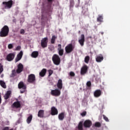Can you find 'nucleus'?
<instances>
[{"label": "nucleus", "mask_w": 130, "mask_h": 130, "mask_svg": "<svg viewBox=\"0 0 130 130\" xmlns=\"http://www.w3.org/2000/svg\"><path fill=\"white\" fill-rule=\"evenodd\" d=\"M0 85L4 89H6L7 88V85H6V82L3 80H0Z\"/></svg>", "instance_id": "29"}, {"label": "nucleus", "mask_w": 130, "mask_h": 130, "mask_svg": "<svg viewBox=\"0 0 130 130\" xmlns=\"http://www.w3.org/2000/svg\"><path fill=\"white\" fill-rule=\"evenodd\" d=\"M41 17L42 23H43L44 22V15L42 14Z\"/></svg>", "instance_id": "42"}, {"label": "nucleus", "mask_w": 130, "mask_h": 130, "mask_svg": "<svg viewBox=\"0 0 130 130\" xmlns=\"http://www.w3.org/2000/svg\"><path fill=\"white\" fill-rule=\"evenodd\" d=\"M102 93V92L101 90L100 89H98L94 92V96L95 98H98V97H100L101 96Z\"/></svg>", "instance_id": "17"}, {"label": "nucleus", "mask_w": 130, "mask_h": 130, "mask_svg": "<svg viewBox=\"0 0 130 130\" xmlns=\"http://www.w3.org/2000/svg\"><path fill=\"white\" fill-rule=\"evenodd\" d=\"M32 118H33V116L32 115H30L26 119V122L28 124L31 123V121H32Z\"/></svg>", "instance_id": "27"}, {"label": "nucleus", "mask_w": 130, "mask_h": 130, "mask_svg": "<svg viewBox=\"0 0 130 130\" xmlns=\"http://www.w3.org/2000/svg\"><path fill=\"white\" fill-rule=\"evenodd\" d=\"M70 77H75L76 76V74H75V72L71 71L69 73Z\"/></svg>", "instance_id": "35"}, {"label": "nucleus", "mask_w": 130, "mask_h": 130, "mask_svg": "<svg viewBox=\"0 0 130 130\" xmlns=\"http://www.w3.org/2000/svg\"><path fill=\"white\" fill-rule=\"evenodd\" d=\"M94 126L95 127H100L101 126V123L99 122H96L94 124Z\"/></svg>", "instance_id": "33"}, {"label": "nucleus", "mask_w": 130, "mask_h": 130, "mask_svg": "<svg viewBox=\"0 0 130 130\" xmlns=\"http://www.w3.org/2000/svg\"><path fill=\"white\" fill-rule=\"evenodd\" d=\"M89 61H90V56H86L84 58V62L86 63H89Z\"/></svg>", "instance_id": "31"}, {"label": "nucleus", "mask_w": 130, "mask_h": 130, "mask_svg": "<svg viewBox=\"0 0 130 130\" xmlns=\"http://www.w3.org/2000/svg\"><path fill=\"white\" fill-rule=\"evenodd\" d=\"M57 37H55V36H53L52 37L51 40V43L52 44H54L55 42V39H56Z\"/></svg>", "instance_id": "30"}, {"label": "nucleus", "mask_w": 130, "mask_h": 130, "mask_svg": "<svg viewBox=\"0 0 130 130\" xmlns=\"http://www.w3.org/2000/svg\"><path fill=\"white\" fill-rule=\"evenodd\" d=\"M86 86L90 88L91 87V86H92V83H91L90 81H88L86 83Z\"/></svg>", "instance_id": "36"}, {"label": "nucleus", "mask_w": 130, "mask_h": 130, "mask_svg": "<svg viewBox=\"0 0 130 130\" xmlns=\"http://www.w3.org/2000/svg\"><path fill=\"white\" fill-rule=\"evenodd\" d=\"M104 59V57L102 54L97 56L95 58V60L97 62H101Z\"/></svg>", "instance_id": "18"}, {"label": "nucleus", "mask_w": 130, "mask_h": 130, "mask_svg": "<svg viewBox=\"0 0 130 130\" xmlns=\"http://www.w3.org/2000/svg\"><path fill=\"white\" fill-rule=\"evenodd\" d=\"M39 53L38 51H34L31 53V57H34V58H36L37 56L39 55Z\"/></svg>", "instance_id": "28"}, {"label": "nucleus", "mask_w": 130, "mask_h": 130, "mask_svg": "<svg viewBox=\"0 0 130 130\" xmlns=\"http://www.w3.org/2000/svg\"><path fill=\"white\" fill-rule=\"evenodd\" d=\"M87 114V112L86 111H84L81 114V115H82V116H86V115Z\"/></svg>", "instance_id": "41"}, {"label": "nucleus", "mask_w": 130, "mask_h": 130, "mask_svg": "<svg viewBox=\"0 0 130 130\" xmlns=\"http://www.w3.org/2000/svg\"><path fill=\"white\" fill-rule=\"evenodd\" d=\"M18 88L19 89H27V87H26V84H24V82H23V81H21L19 83Z\"/></svg>", "instance_id": "20"}, {"label": "nucleus", "mask_w": 130, "mask_h": 130, "mask_svg": "<svg viewBox=\"0 0 130 130\" xmlns=\"http://www.w3.org/2000/svg\"><path fill=\"white\" fill-rule=\"evenodd\" d=\"M28 83L30 84H34L36 82V77L35 74H31L28 76L27 80Z\"/></svg>", "instance_id": "5"}, {"label": "nucleus", "mask_w": 130, "mask_h": 130, "mask_svg": "<svg viewBox=\"0 0 130 130\" xmlns=\"http://www.w3.org/2000/svg\"><path fill=\"white\" fill-rule=\"evenodd\" d=\"M9 31L10 29H9V26L7 25H5L1 29L0 31V37H6L9 35Z\"/></svg>", "instance_id": "2"}, {"label": "nucleus", "mask_w": 130, "mask_h": 130, "mask_svg": "<svg viewBox=\"0 0 130 130\" xmlns=\"http://www.w3.org/2000/svg\"><path fill=\"white\" fill-rule=\"evenodd\" d=\"M51 95L55 97H58L60 95V89H56L51 91Z\"/></svg>", "instance_id": "7"}, {"label": "nucleus", "mask_w": 130, "mask_h": 130, "mask_svg": "<svg viewBox=\"0 0 130 130\" xmlns=\"http://www.w3.org/2000/svg\"><path fill=\"white\" fill-rule=\"evenodd\" d=\"M74 6H75V2L74 0H71L70 1V8H74Z\"/></svg>", "instance_id": "32"}, {"label": "nucleus", "mask_w": 130, "mask_h": 130, "mask_svg": "<svg viewBox=\"0 0 130 130\" xmlns=\"http://www.w3.org/2000/svg\"><path fill=\"white\" fill-rule=\"evenodd\" d=\"M47 70L45 69H43L39 73L40 77H44L46 75V72Z\"/></svg>", "instance_id": "25"}, {"label": "nucleus", "mask_w": 130, "mask_h": 130, "mask_svg": "<svg viewBox=\"0 0 130 130\" xmlns=\"http://www.w3.org/2000/svg\"><path fill=\"white\" fill-rule=\"evenodd\" d=\"M57 50L58 51V54L60 56H62L63 55V49H61V45H58Z\"/></svg>", "instance_id": "15"}, {"label": "nucleus", "mask_w": 130, "mask_h": 130, "mask_svg": "<svg viewBox=\"0 0 130 130\" xmlns=\"http://www.w3.org/2000/svg\"><path fill=\"white\" fill-rule=\"evenodd\" d=\"M96 21L99 23H103V15H99L98 17L96 18Z\"/></svg>", "instance_id": "24"}, {"label": "nucleus", "mask_w": 130, "mask_h": 130, "mask_svg": "<svg viewBox=\"0 0 130 130\" xmlns=\"http://www.w3.org/2000/svg\"><path fill=\"white\" fill-rule=\"evenodd\" d=\"M15 53H10L8 54L6 57V59L8 61H12L15 58Z\"/></svg>", "instance_id": "8"}, {"label": "nucleus", "mask_w": 130, "mask_h": 130, "mask_svg": "<svg viewBox=\"0 0 130 130\" xmlns=\"http://www.w3.org/2000/svg\"><path fill=\"white\" fill-rule=\"evenodd\" d=\"M64 116H66V113L61 112L58 115V119L62 121V120L64 119Z\"/></svg>", "instance_id": "21"}, {"label": "nucleus", "mask_w": 130, "mask_h": 130, "mask_svg": "<svg viewBox=\"0 0 130 130\" xmlns=\"http://www.w3.org/2000/svg\"><path fill=\"white\" fill-rule=\"evenodd\" d=\"M22 56H23V51H21L17 55L16 58H15V62H18L19 60H21V58H22Z\"/></svg>", "instance_id": "16"}, {"label": "nucleus", "mask_w": 130, "mask_h": 130, "mask_svg": "<svg viewBox=\"0 0 130 130\" xmlns=\"http://www.w3.org/2000/svg\"><path fill=\"white\" fill-rule=\"evenodd\" d=\"M13 108H20L21 107V103L17 101L15 102L12 105Z\"/></svg>", "instance_id": "14"}, {"label": "nucleus", "mask_w": 130, "mask_h": 130, "mask_svg": "<svg viewBox=\"0 0 130 130\" xmlns=\"http://www.w3.org/2000/svg\"><path fill=\"white\" fill-rule=\"evenodd\" d=\"M83 125H84L83 121H80L79 123H78L77 127V129L78 130L84 129V128L83 127Z\"/></svg>", "instance_id": "22"}, {"label": "nucleus", "mask_w": 130, "mask_h": 130, "mask_svg": "<svg viewBox=\"0 0 130 130\" xmlns=\"http://www.w3.org/2000/svg\"><path fill=\"white\" fill-rule=\"evenodd\" d=\"M20 34H22L23 35V34H25V30L24 29H21L20 30Z\"/></svg>", "instance_id": "44"}, {"label": "nucleus", "mask_w": 130, "mask_h": 130, "mask_svg": "<svg viewBox=\"0 0 130 130\" xmlns=\"http://www.w3.org/2000/svg\"><path fill=\"white\" fill-rule=\"evenodd\" d=\"M21 50V46H18L16 48V50Z\"/></svg>", "instance_id": "45"}, {"label": "nucleus", "mask_w": 130, "mask_h": 130, "mask_svg": "<svg viewBox=\"0 0 130 130\" xmlns=\"http://www.w3.org/2000/svg\"><path fill=\"white\" fill-rule=\"evenodd\" d=\"M13 7V1L10 0L8 2H3L1 5V9L3 11L6 9H11Z\"/></svg>", "instance_id": "1"}, {"label": "nucleus", "mask_w": 130, "mask_h": 130, "mask_svg": "<svg viewBox=\"0 0 130 130\" xmlns=\"http://www.w3.org/2000/svg\"><path fill=\"white\" fill-rule=\"evenodd\" d=\"M3 130H9V127H5Z\"/></svg>", "instance_id": "47"}, {"label": "nucleus", "mask_w": 130, "mask_h": 130, "mask_svg": "<svg viewBox=\"0 0 130 130\" xmlns=\"http://www.w3.org/2000/svg\"><path fill=\"white\" fill-rule=\"evenodd\" d=\"M11 94H12V91H11V90L8 91L4 95L5 100H8V99L10 97V96H11Z\"/></svg>", "instance_id": "26"}, {"label": "nucleus", "mask_w": 130, "mask_h": 130, "mask_svg": "<svg viewBox=\"0 0 130 130\" xmlns=\"http://www.w3.org/2000/svg\"><path fill=\"white\" fill-rule=\"evenodd\" d=\"M2 103V98L1 97V93H0V104Z\"/></svg>", "instance_id": "49"}, {"label": "nucleus", "mask_w": 130, "mask_h": 130, "mask_svg": "<svg viewBox=\"0 0 130 130\" xmlns=\"http://www.w3.org/2000/svg\"><path fill=\"white\" fill-rule=\"evenodd\" d=\"M58 114V111L57 109L55 107H52L51 109V115H57Z\"/></svg>", "instance_id": "13"}, {"label": "nucleus", "mask_w": 130, "mask_h": 130, "mask_svg": "<svg viewBox=\"0 0 130 130\" xmlns=\"http://www.w3.org/2000/svg\"><path fill=\"white\" fill-rule=\"evenodd\" d=\"M78 42L81 46H84L85 43V35L84 34L81 35L80 38L78 40Z\"/></svg>", "instance_id": "10"}, {"label": "nucleus", "mask_w": 130, "mask_h": 130, "mask_svg": "<svg viewBox=\"0 0 130 130\" xmlns=\"http://www.w3.org/2000/svg\"><path fill=\"white\" fill-rule=\"evenodd\" d=\"M48 73H49L48 77H50V76H51V75L53 74V71L51 70H48Z\"/></svg>", "instance_id": "38"}, {"label": "nucleus", "mask_w": 130, "mask_h": 130, "mask_svg": "<svg viewBox=\"0 0 130 130\" xmlns=\"http://www.w3.org/2000/svg\"><path fill=\"white\" fill-rule=\"evenodd\" d=\"M52 61L54 64L58 66L60 63V58L57 54H54L52 58Z\"/></svg>", "instance_id": "4"}, {"label": "nucleus", "mask_w": 130, "mask_h": 130, "mask_svg": "<svg viewBox=\"0 0 130 130\" xmlns=\"http://www.w3.org/2000/svg\"><path fill=\"white\" fill-rule=\"evenodd\" d=\"M25 91H26V89H22L20 90L21 94H23V93H25Z\"/></svg>", "instance_id": "43"}, {"label": "nucleus", "mask_w": 130, "mask_h": 130, "mask_svg": "<svg viewBox=\"0 0 130 130\" xmlns=\"http://www.w3.org/2000/svg\"><path fill=\"white\" fill-rule=\"evenodd\" d=\"M104 119L106 121L108 122L109 121V119H108V118L105 116V115H103Z\"/></svg>", "instance_id": "39"}, {"label": "nucleus", "mask_w": 130, "mask_h": 130, "mask_svg": "<svg viewBox=\"0 0 130 130\" xmlns=\"http://www.w3.org/2000/svg\"><path fill=\"white\" fill-rule=\"evenodd\" d=\"M10 130H13V129H10Z\"/></svg>", "instance_id": "50"}, {"label": "nucleus", "mask_w": 130, "mask_h": 130, "mask_svg": "<svg viewBox=\"0 0 130 130\" xmlns=\"http://www.w3.org/2000/svg\"><path fill=\"white\" fill-rule=\"evenodd\" d=\"M82 13H83V14L84 16H87L88 15V10H83L82 11Z\"/></svg>", "instance_id": "37"}, {"label": "nucleus", "mask_w": 130, "mask_h": 130, "mask_svg": "<svg viewBox=\"0 0 130 130\" xmlns=\"http://www.w3.org/2000/svg\"><path fill=\"white\" fill-rule=\"evenodd\" d=\"M47 43H48V38H43L41 42V45L42 48H45L47 47Z\"/></svg>", "instance_id": "6"}, {"label": "nucleus", "mask_w": 130, "mask_h": 130, "mask_svg": "<svg viewBox=\"0 0 130 130\" xmlns=\"http://www.w3.org/2000/svg\"><path fill=\"white\" fill-rule=\"evenodd\" d=\"M87 72H88V66H87V65H84L81 69L80 74L81 75H83L87 74Z\"/></svg>", "instance_id": "11"}, {"label": "nucleus", "mask_w": 130, "mask_h": 130, "mask_svg": "<svg viewBox=\"0 0 130 130\" xmlns=\"http://www.w3.org/2000/svg\"><path fill=\"white\" fill-rule=\"evenodd\" d=\"M57 87L59 90H61L62 89V80L61 79H59L58 80Z\"/></svg>", "instance_id": "19"}, {"label": "nucleus", "mask_w": 130, "mask_h": 130, "mask_svg": "<svg viewBox=\"0 0 130 130\" xmlns=\"http://www.w3.org/2000/svg\"><path fill=\"white\" fill-rule=\"evenodd\" d=\"M4 72V66L0 63V74Z\"/></svg>", "instance_id": "34"}, {"label": "nucleus", "mask_w": 130, "mask_h": 130, "mask_svg": "<svg viewBox=\"0 0 130 130\" xmlns=\"http://www.w3.org/2000/svg\"><path fill=\"white\" fill-rule=\"evenodd\" d=\"M38 116V117H40V118H43V117H44V110H40L39 111Z\"/></svg>", "instance_id": "23"}, {"label": "nucleus", "mask_w": 130, "mask_h": 130, "mask_svg": "<svg viewBox=\"0 0 130 130\" xmlns=\"http://www.w3.org/2000/svg\"><path fill=\"white\" fill-rule=\"evenodd\" d=\"M53 0H48V2H49V3H52V1H53Z\"/></svg>", "instance_id": "48"}, {"label": "nucleus", "mask_w": 130, "mask_h": 130, "mask_svg": "<svg viewBox=\"0 0 130 130\" xmlns=\"http://www.w3.org/2000/svg\"><path fill=\"white\" fill-rule=\"evenodd\" d=\"M74 49H75V47L73 45V44H69L65 47L66 53H67V54L73 52Z\"/></svg>", "instance_id": "3"}, {"label": "nucleus", "mask_w": 130, "mask_h": 130, "mask_svg": "<svg viewBox=\"0 0 130 130\" xmlns=\"http://www.w3.org/2000/svg\"><path fill=\"white\" fill-rule=\"evenodd\" d=\"M92 125V121L90 120H86L83 123L84 127H91Z\"/></svg>", "instance_id": "12"}, {"label": "nucleus", "mask_w": 130, "mask_h": 130, "mask_svg": "<svg viewBox=\"0 0 130 130\" xmlns=\"http://www.w3.org/2000/svg\"><path fill=\"white\" fill-rule=\"evenodd\" d=\"M13 47H14V46H13V44H9L8 45V48H9V49H12V48H13Z\"/></svg>", "instance_id": "40"}, {"label": "nucleus", "mask_w": 130, "mask_h": 130, "mask_svg": "<svg viewBox=\"0 0 130 130\" xmlns=\"http://www.w3.org/2000/svg\"><path fill=\"white\" fill-rule=\"evenodd\" d=\"M23 70H24L23 64L19 63L17 66V69L16 70L17 74H21L23 72Z\"/></svg>", "instance_id": "9"}, {"label": "nucleus", "mask_w": 130, "mask_h": 130, "mask_svg": "<svg viewBox=\"0 0 130 130\" xmlns=\"http://www.w3.org/2000/svg\"><path fill=\"white\" fill-rule=\"evenodd\" d=\"M15 76V74L14 73V72H13L12 73V74L10 75L11 78H13V77H14Z\"/></svg>", "instance_id": "46"}]
</instances>
